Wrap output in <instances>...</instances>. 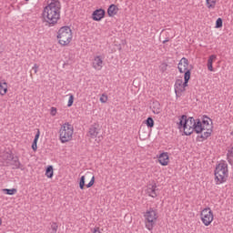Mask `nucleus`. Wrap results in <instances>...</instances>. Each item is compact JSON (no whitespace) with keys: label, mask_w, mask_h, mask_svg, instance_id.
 I'll return each instance as SVG.
<instances>
[{"label":"nucleus","mask_w":233,"mask_h":233,"mask_svg":"<svg viewBox=\"0 0 233 233\" xmlns=\"http://www.w3.org/2000/svg\"><path fill=\"white\" fill-rule=\"evenodd\" d=\"M216 0H206V5L208 8H216Z\"/></svg>","instance_id":"c85d7f7f"},{"label":"nucleus","mask_w":233,"mask_h":233,"mask_svg":"<svg viewBox=\"0 0 233 233\" xmlns=\"http://www.w3.org/2000/svg\"><path fill=\"white\" fill-rule=\"evenodd\" d=\"M194 123H198V119H194V116H189L187 117V115H182L179 117V122H178V128L181 130H187L188 127H192Z\"/></svg>","instance_id":"0eeeda50"},{"label":"nucleus","mask_w":233,"mask_h":233,"mask_svg":"<svg viewBox=\"0 0 233 233\" xmlns=\"http://www.w3.org/2000/svg\"><path fill=\"white\" fill-rule=\"evenodd\" d=\"M185 88L183 87V79H177L175 83V94L177 97H181V94L185 92Z\"/></svg>","instance_id":"9b49d317"},{"label":"nucleus","mask_w":233,"mask_h":233,"mask_svg":"<svg viewBox=\"0 0 233 233\" xmlns=\"http://www.w3.org/2000/svg\"><path fill=\"white\" fill-rule=\"evenodd\" d=\"M150 108L153 112V114H161V104L159 103V101H153L151 103Z\"/></svg>","instance_id":"f3484780"},{"label":"nucleus","mask_w":233,"mask_h":233,"mask_svg":"<svg viewBox=\"0 0 233 233\" xmlns=\"http://www.w3.org/2000/svg\"><path fill=\"white\" fill-rule=\"evenodd\" d=\"M212 123V119H210V117L207 116H202V120H200L201 126L204 127V130L206 128H214V127H212V125H210V122Z\"/></svg>","instance_id":"6ab92c4d"},{"label":"nucleus","mask_w":233,"mask_h":233,"mask_svg":"<svg viewBox=\"0 0 233 233\" xmlns=\"http://www.w3.org/2000/svg\"><path fill=\"white\" fill-rule=\"evenodd\" d=\"M59 136L61 143H68V141H71L72 136H74V127L68 123L62 125Z\"/></svg>","instance_id":"39448f33"},{"label":"nucleus","mask_w":233,"mask_h":233,"mask_svg":"<svg viewBox=\"0 0 233 233\" xmlns=\"http://www.w3.org/2000/svg\"><path fill=\"white\" fill-rule=\"evenodd\" d=\"M56 37L58 39L59 45L62 46L70 45L72 41V29H70V26L68 25L62 26L58 30Z\"/></svg>","instance_id":"7ed1b4c3"},{"label":"nucleus","mask_w":233,"mask_h":233,"mask_svg":"<svg viewBox=\"0 0 233 233\" xmlns=\"http://www.w3.org/2000/svg\"><path fill=\"white\" fill-rule=\"evenodd\" d=\"M32 149L34 150V152H35L37 150V142L36 141L33 140Z\"/></svg>","instance_id":"4c0bfd02"},{"label":"nucleus","mask_w":233,"mask_h":233,"mask_svg":"<svg viewBox=\"0 0 233 233\" xmlns=\"http://www.w3.org/2000/svg\"><path fill=\"white\" fill-rule=\"evenodd\" d=\"M146 125L147 128H154V118L151 116L147 117L146 120Z\"/></svg>","instance_id":"a878e982"},{"label":"nucleus","mask_w":233,"mask_h":233,"mask_svg":"<svg viewBox=\"0 0 233 233\" xmlns=\"http://www.w3.org/2000/svg\"><path fill=\"white\" fill-rule=\"evenodd\" d=\"M177 68L180 74H185L187 70L191 71V69H188V59L182 57L178 63Z\"/></svg>","instance_id":"9d476101"},{"label":"nucleus","mask_w":233,"mask_h":233,"mask_svg":"<svg viewBox=\"0 0 233 233\" xmlns=\"http://www.w3.org/2000/svg\"><path fill=\"white\" fill-rule=\"evenodd\" d=\"M223 27V19L218 18L216 21V26L215 28H222Z\"/></svg>","instance_id":"7c9ffc66"},{"label":"nucleus","mask_w":233,"mask_h":233,"mask_svg":"<svg viewBox=\"0 0 233 233\" xmlns=\"http://www.w3.org/2000/svg\"><path fill=\"white\" fill-rule=\"evenodd\" d=\"M8 92V86L6 85V82L0 83V96H5Z\"/></svg>","instance_id":"393cba45"},{"label":"nucleus","mask_w":233,"mask_h":233,"mask_svg":"<svg viewBox=\"0 0 233 233\" xmlns=\"http://www.w3.org/2000/svg\"><path fill=\"white\" fill-rule=\"evenodd\" d=\"M3 225V220L0 218V226Z\"/></svg>","instance_id":"79ce46f5"},{"label":"nucleus","mask_w":233,"mask_h":233,"mask_svg":"<svg viewBox=\"0 0 233 233\" xmlns=\"http://www.w3.org/2000/svg\"><path fill=\"white\" fill-rule=\"evenodd\" d=\"M214 174L216 185L225 183L227 181V177H228V164H227L225 161H221L216 166Z\"/></svg>","instance_id":"f03ea898"},{"label":"nucleus","mask_w":233,"mask_h":233,"mask_svg":"<svg viewBox=\"0 0 233 233\" xmlns=\"http://www.w3.org/2000/svg\"><path fill=\"white\" fill-rule=\"evenodd\" d=\"M106 12L103 8L96 9L92 14L93 21H101L106 15Z\"/></svg>","instance_id":"f8f14e48"},{"label":"nucleus","mask_w":233,"mask_h":233,"mask_svg":"<svg viewBox=\"0 0 233 233\" xmlns=\"http://www.w3.org/2000/svg\"><path fill=\"white\" fill-rule=\"evenodd\" d=\"M147 194L150 198H157V185H149L147 187Z\"/></svg>","instance_id":"a211bd4d"},{"label":"nucleus","mask_w":233,"mask_h":233,"mask_svg":"<svg viewBox=\"0 0 233 233\" xmlns=\"http://www.w3.org/2000/svg\"><path fill=\"white\" fill-rule=\"evenodd\" d=\"M227 157H228V163H230V165H232V159H233V147H232L229 150H228Z\"/></svg>","instance_id":"cd10ccee"},{"label":"nucleus","mask_w":233,"mask_h":233,"mask_svg":"<svg viewBox=\"0 0 233 233\" xmlns=\"http://www.w3.org/2000/svg\"><path fill=\"white\" fill-rule=\"evenodd\" d=\"M43 18L50 26L56 25L61 19V2L59 0H52L51 3L44 8Z\"/></svg>","instance_id":"f257e3e1"},{"label":"nucleus","mask_w":233,"mask_h":233,"mask_svg":"<svg viewBox=\"0 0 233 233\" xmlns=\"http://www.w3.org/2000/svg\"><path fill=\"white\" fill-rule=\"evenodd\" d=\"M93 67H95L96 70H101V68H103V58H101V56H96L94 58Z\"/></svg>","instance_id":"dca6fc26"},{"label":"nucleus","mask_w":233,"mask_h":233,"mask_svg":"<svg viewBox=\"0 0 233 233\" xmlns=\"http://www.w3.org/2000/svg\"><path fill=\"white\" fill-rule=\"evenodd\" d=\"M100 101H101L102 103H106V101H108V96H107L106 95L103 94V95L101 96V97H100Z\"/></svg>","instance_id":"c9c22d12"},{"label":"nucleus","mask_w":233,"mask_h":233,"mask_svg":"<svg viewBox=\"0 0 233 233\" xmlns=\"http://www.w3.org/2000/svg\"><path fill=\"white\" fill-rule=\"evenodd\" d=\"M167 68H168V64H167V63H162L159 66V70H160V72H162V74H165V71L167 70Z\"/></svg>","instance_id":"c756f323"},{"label":"nucleus","mask_w":233,"mask_h":233,"mask_svg":"<svg viewBox=\"0 0 233 233\" xmlns=\"http://www.w3.org/2000/svg\"><path fill=\"white\" fill-rule=\"evenodd\" d=\"M205 130L207 131L197 137V141H205L206 139H208L210 136H212V127H206Z\"/></svg>","instance_id":"4468645a"},{"label":"nucleus","mask_w":233,"mask_h":233,"mask_svg":"<svg viewBox=\"0 0 233 233\" xmlns=\"http://www.w3.org/2000/svg\"><path fill=\"white\" fill-rule=\"evenodd\" d=\"M79 188H80L81 190H85V176H82V177H80Z\"/></svg>","instance_id":"2f4dec72"},{"label":"nucleus","mask_w":233,"mask_h":233,"mask_svg":"<svg viewBox=\"0 0 233 233\" xmlns=\"http://www.w3.org/2000/svg\"><path fill=\"white\" fill-rule=\"evenodd\" d=\"M0 161H1V155H0Z\"/></svg>","instance_id":"37998d69"},{"label":"nucleus","mask_w":233,"mask_h":233,"mask_svg":"<svg viewBox=\"0 0 233 233\" xmlns=\"http://www.w3.org/2000/svg\"><path fill=\"white\" fill-rule=\"evenodd\" d=\"M46 177H49V179H52L54 177V167L48 166L46 169Z\"/></svg>","instance_id":"b1692460"},{"label":"nucleus","mask_w":233,"mask_h":233,"mask_svg":"<svg viewBox=\"0 0 233 233\" xmlns=\"http://www.w3.org/2000/svg\"><path fill=\"white\" fill-rule=\"evenodd\" d=\"M33 70H34L35 74H36L37 70H39V66H37V64H35L33 66Z\"/></svg>","instance_id":"ea45409f"},{"label":"nucleus","mask_w":233,"mask_h":233,"mask_svg":"<svg viewBox=\"0 0 233 233\" xmlns=\"http://www.w3.org/2000/svg\"><path fill=\"white\" fill-rule=\"evenodd\" d=\"M168 41H170V39L166 38V39L163 41V45H165V43H168Z\"/></svg>","instance_id":"a19ab883"},{"label":"nucleus","mask_w":233,"mask_h":233,"mask_svg":"<svg viewBox=\"0 0 233 233\" xmlns=\"http://www.w3.org/2000/svg\"><path fill=\"white\" fill-rule=\"evenodd\" d=\"M51 116H56L57 114V108L56 107H51Z\"/></svg>","instance_id":"58836bf2"},{"label":"nucleus","mask_w":233,"mask_h":233,"mask_svg":"<svg viewBox=\"0 0 233 233\" xmlns=\"http://www.w3.org/2000/svg\"><path fill=\"white\" fill-rule=\"evenodd\" d=\"M188 129L184 130V136H192L194 132L196 134H202L205 130V127L201 125V119L197 118V122H195L192 126H187Z\"/></svg>","instance_id":"423d86ee"},{"label":"nucleus","mask_w":233,"mask_h":233,"mask_svg":"<svg viewBox=\"0 0 233 233\" xmlns=\"http://www.w3.org/2000/svg\"><path fill=\"white\" fill-rule=\"evenodd\" d=\"M217 56L216 55H211L208 59V70H209V72H214V66H212L214 63V60L217 59Z\"/></svg>","instance_id":"4be33fe9"},{"label":"nucleus","mask_w":233,"mask_h":233,"mask_svg":"<svg viewBox=\"0 0 233 233\" xmlns=\"http://www.w3.org/2000/svg\"><path fill=\"white\" fill-rule=\"evenodd\" d=\"M87 137L91 139H96L97 137V142L103 139V136L99 135V127L97 126H91L88 130Z\"/></svg>","instance_id":"1a4fd4ad"},{"label":"nucleus","mask_w":233,"mask_h":233,"mask_svg":"<svg viewBox=\"0 0 233 233\" xmlns=\"http://www.w3.org/2000/svg\"><path fill=\"white\" fill-rule=\"evenodd\" d=\"M191 72L190 70H187L185 74H184V82H182V86L183 88H187V86H188V81H190V76H191Z\"/></svg>","instance_id":"5701e85b"},{"label":"nucleus","mask_w":233,"mask_h":233,"mask_svg":"<svg viewBox=\"0 0 233 233\" xmlns=\"http://www.w3.org/2000/svg\"><path fill=\"white\" fill-rule=\"evenodd\" d=\"M146 228L147 230H153L154 226L156 225V221H157V209H154V208H149L148 210L144 212Z\"/></svg>","instance_id":"20e7f679"},{"label":"nucleus","mask_w":233,"mask_h":233,"mask_svg":"<svg viewBox=\"0 0 233 233\" xmlns=\"http://www.w3.org/2000/svg\"><path fill=\"white\" fill-rule=\"evenodd\" d=\"M39 136H41V131H39V129H37V132L35 136L34 141H39Z\"/></svg>","instance_id":"e433bc0d"},{"label":"nucleus","mask_w":233,"mask_h":233,"mask_svg":"<svg viewBox=\"0 0 233 233\" xmlns=\"http://www.w3.org/2000/svg\"><path fill=\"white\" fill-rule=\"evenodd\" d=\"M72 105H74V95L69 96L67 106L70 107V106H72Z\"/></svg>","instance_id":"f704fd0d"},{"label":"nucleus","mask_w":233,"mask_h":233,"mask_svg":"<svg viewBox=\"0 0 233 233\" xmlns=\"http://www.w3.org/2000/svg\"><path fill=\"white\" fill-rule=\"evenodd\" d=\"M117 12H119V8L116 5H110L107 8V15L109 17H114V15H117Z\"/></svg>","instance_id":"412c9836"},{"label":"nucleus","mask_w":233,"mask_h":233,"mask_svg":"<svg viewBox=\"0 0 233 233\" xmlns=\"http://www.w3.org/2000/svg\"><path fill=\"white\" fill-rule=\"evenodd\" d=\"M94 183H96V177H92L90 182L86 185V188H91V187H94Z\"/></svg>","instance_id":"473e14b6"},{"label":"nucleus","mask_w":233,"mask_h":233,"mask_svg":"<svg viewBox=\"0 0 233 233\" xmlns=\"http://www.w3.org/2000/svg\"><path fill=\"white\" fill-rule=\"evenodd\" d=\"M25 1H29V0H25Z\"/></svg>","instance_id":"c03bdc74"},{"label":"nucleus","mask_w":233,"mask_h":233,"mask_svg":"<svg viewBox=\"0 0 233 233\" xmlns=\"http://www.w3.org/2000/svg\"><path fill=\"white\" fill-rule=\"evenodd\" d=\"M157 157L158 163H160L162 167H167V165H168V161H170L167 152L161 153Z\"/></svg>","instance_id":"2eb2a0df"},{"label":"nucleus","mask_w":233,"mask_h":233,"mask_svg":"<svg viewBox=\"0 0 233 233\" xmlns=\"http://www.w3.org/2000/svg\"><path fill=\"white\" fill-rule=\"evenodd\" d=\"M14 157V154H12V152H4L2 155H1V159L2 161H4L5 163H6V167H8V163L10 161H12Z\"/></svg>","instance_id":"aec40b11"},{"label":"nucleus","mask_w":233,"mask_h":233,"mask_svg":"<svg viewBox=\"0 0 233 233\" xmlns=\"http://www.w3.org/2000/svg\"><path fill=\"white\" fill-rule=\"evenodd\" d=\"M5 194H7V196H14L15 194H17V189L16 188H5L4 189Z\"/></svg>","instance_id":"bb28decb"},{"label":"nucleus","mask_w":233,"mask_h":233,"mask_svg":"<svg viewBox=\"0 0 233 233\" xmlns=\"http://www.w3.org/2000/svg\"><path fill=\"white\" fill-rule=\"evenodd\" d=\"M8 167H12L13 170H17L19 168L23 169V165L19 161V157H13V159L8 163Z\"/></svg>","instance_id":"ddd939ff"},{"label":"nucleus","mask_w":233,"mask_h":233,"mask_svg":"<svg viewBox=\"0 0 233 233\" xmlns=\"http://www.w3.org/2000/svg\"><path fill=\"white\" fill-rule=\"evenodd\" d=\"M200 218L202 223L206 227H208V225H210V223L214 221V213L212 212V209H210V208H206L201 211Z\"/></svg>","instance_id":"6e6552de"},{"label":"nucleus","mask_w":233,"mask_h":233,"mask_svg":"<svg viewBox=\"0 0 233 233\" xmlns=\"http://www.w3.org/2000/svg\"><path fill=\"white\" fill-rule=\"evenodd\" d=\"M51 228H52V233H57V228H58L57 223L53 222V224L51 225Z\"/></svg>","instance_id":"72a5a7b5"}]
</instances>
